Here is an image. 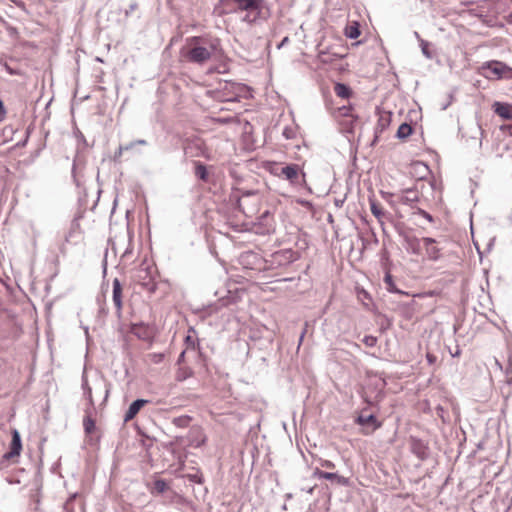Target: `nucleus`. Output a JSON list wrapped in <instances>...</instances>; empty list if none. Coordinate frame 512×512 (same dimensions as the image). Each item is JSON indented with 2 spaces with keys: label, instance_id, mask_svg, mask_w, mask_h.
<instances>
[{
  "label": "nucleus",
  "instance_id": "473e14b6",
  "mask_svg": "<svg viewBox=\"0 0 512 512\" xmlns=\"http://www.w3.org/2000/svg\"><path fill=\"white\" fill-rule=\"evenodd\" d=\"M128 147H124L123 145H120L118 148V151L115 153V159H118L124 151H127Z\"/></svg>",
  "mask_w": 512,
  "mask_h": 512
},
{
  "label": "nucleus",
  "instance_id": "72a5a7b5",
  "mask_svg": "<svg viewBox=\"0 0 512 512\" xmlns=\"http://www.w3.org/2000/svg\"><path fill=\"white\" fill-rule=\"evenodd\" d=\"M419 214L422 215L425 219H427L429 222H432L433 221V218L432 216L427 213L426 211L424 210H419Z\"/></svg>",
  "mask_w": 512,
  "mask_h": 512
},
{
  "label": "nucleus",
  "instance_id": "49530a36",
  "mask_svg": "<svg viewBox=\"0 0 512 512\" xmlns=\"http://www.w3.org/2000/svg\"><path fill=\"white\" fill-rule=\"evenodd\" d=\"M286 498H287V499H291V498H292V494H290V493H289V494H287V495H286Z\"/></svg>",
  "mask_w": 512,
  "mask_h": 512
},
{
  "label": "nucleus",
  "instance_id": "3c124183",
  "mask_svg": "<svg viewBox=\"0 0 512 512\" xmlns=\"http://www.w3.org/2000/svg\"><path fill=\"white\" fill-rule=\"evenodd\" d=\"M303 338H304V333H302V335L300 337V341H302Z\"/></svg>",
  "mask_w": 512,
  "mask_h": 512
},
{
  "label": "nucleus",
  "instance_id": "f3484780",
  "mask_svg": "<svg viewBox=\"0 0 512 512\" xmlns=\"http://www.w3.org/2000/svg\"><path fill=\"white\" fill-rule=\"evenodd\" d=\"M412 133V128L409 124L403 123L399 126L397 130V137L399 139H405Z\"/></svg>",
  "mask_w": 512,
  "mask_h": 512
},
{
  "label": "nucleus",
  "instance_id": "0eeeda50",
  "mask_svg": "<svg viewBox=\"0 0 512 512\" xmlns=\"http://www.w3.org/2000/svg\"><path fill=\"white\" fill-rule=\"evenodd\" d=\"M22 449L21 437L17 430H13L12 432V440L10 443V451L7 452L4 457L6 459H11L15 456H19Z\"/></svg>",
  "mask_w": 512,
  "mask_h": 512
},
{
  "label": "nucleus",
  "instance_id": "c9c22d12",
  "mask_svg": "<svg viewBox=\"0 0 512 512\" xmlns=\"http://www.w3.org/2000/svg\"><path fill=\"white\" fill-rule=\"evenodd\" d=\"M137 8L136 3H132L128 10L125 11V15L128 16L131 12H133Z\"/></svg>",
  "mask_w": 512,
  "mask_h": 512
},
{
  "label": "nucleus",
  "instance_id": "c756f323",
  "mask_svg": "<svg viewBox=\"0 0 512 512\" xmlns=\"http://www.w3.org/2000/svg\"><path fill=\"white\" fill-rule=\"evenodd\" d=\"M151 357V360L154 362V363H160L162 360H163V357L164 355L163 354H157V353H153L150 355Z\"/></svg>",
  "mask_w": 512,
  "mask_h": 512
},
{
  "label": "nucleus",
  "instance_id": "4be33fe9",
  "mask_svg": "<svg viewBox=\"0 0 512 512\" xmlns=\"http://www.w3.org/2000/svg\"><path fill=\"white\" fill-rule=\"evenodd\" d=\"M94 388H95V391L96 392H101L103 395H104V401L107 399L108 397V394H109V390L107 388V385L105 384V382L103 380H98L96 381L95 385H94Z\"/></svg>",
  "mask_w": 512,
  "mask_h": 512
},
{
  "label": "nucleus",
  "instance_id": "423d86ee",
  "mask_svg": "<svg viewBox=\"0 0 512 512\" xmlns=\"http://www.w3.org/2000/svg\"><path fill=\"white\" fill-rule=\"evenodd\" d=\"M313 477L319 478V479H326V480L334 481V482H336L337 484H339L341 486H348L349 485V479L348 478H346L344 476H340L337 473L322 471L319 468H316L313 471Z\"/></svg>",
  "mask_w": 512,
  "mask_h": 512
},
{
  "label": "nucleus",
  "instance_id": "a878e982",
  "mask_svg": "<svg viewBox=\"0 0 512 512\" xmlns=\"http://www.w3.org/2000/svg\"><path fill=\"white\" fill-rule=\"evenodd\" d=\"M363 343L368 347H373L376 345L377 339L374 336L368 335L363 338Z\"/></svg>",
  "mask_w": 512,
  "mask_h": 512
},
{
  "label": "nucleus",
  "instance_id": "393cba45",
  "mask_svg": "<svg viewBox=\"0 0 512 512\" xmlns=\"http://www.w3.org/2000/svg\"><path fill=\"white\" fill-rule=\"evenodd\" d=\"M195 432L198 434V437L195 440H192L191 444L195 447H200L206 442V437L199 429H197Z\"/></svg>",
  "mask_w": 512,
  "mask_h": 512
},
{
  "label": "nucleus",
  "instance_id": "412c9836",
  "mask_svg": "<svg viewBox=\"0 0 512 512\" xmlns=\"http://www.w3.org/2000/svg\"><path fill=\"white\" fill-rule=\"evenodd\" d=\"M384 282L386 283L387 285V290L389 292H393V293H403L402 291L398 290L393 282V279H392V276L387 273L384 277Z\"/></svg>",
  "mask_w": 512,
  "mask_h": 512
},
{
  "label": "nucleus",
  "instance_id": "09e8293b",
  "mask_svg": "<svg viewBox=\"0 0 512 512\" xmlns=\"http://www.w3.org/2000/svg\"><path fill=\"white\" fill-rule=\"evenodd\" d=\"M415 37H417L418 39H420V36H419L418 32H415Z\"/></svg>",
  "mask_w": 512,
  "mask_h": 512
},
{
  "label": "nucleus",
  "instance_id": "a211bd4d",
  "mask_svg": "<svg viewBox=\"0 0 512 512\" xmlns=\"http://www.w3.org/2000/svg\"><path fill=\"white\" fill-rule=\"evenodd\" d=\"M401 200L405 204H412L418 200V194L413 190H407L404 192Z\"/></svg>",
  "mask_w": 512,
  "mask_h": 512
},
{
  "label": "nucleus",
  "instance_id": "bb28decb",
  "mask_svg": "<svg viewBox=\"0 0 512 512\" xmlns=\"http://www.w3.org/2000/svg\"><path fill=\"white\" fill-rule=\"evenodd\" d=\"M196 175L201 178V179H205L206 178V175H207V171H206V168L205 166L203 165H198L196 167Z\"/></svg>",
  "mask_w": 512,
  "mask_h": 512
},
{
  "label": "nucleus",
  "instance_id": "37998d69",
  "mask_svg": "<svg viewBox=\"0 0 512 512\" xmlns=\"http://www.w3.org/2000/svg\"><path fill=\"white\" fill-rule=\"evenodd\" d=\"M416 165H417V166L422 167L425 171H427V170H428L427 166H425V165H423V164L418 163V164H416Z\"/></svg>",
  "mask_w": 512,
  "mask_h": 512
},
{
  "label": "nucleus",
  "instance_id": "20e7f679",
  "mask_svg": "<svg viewBox=\"0 0 512 512\" xmlns=\"http://www.w3.org/2000/svg\"><path fill=\"white\" fill-rule=\"evenodd\" d=\"M82 388L84 390V395L88 400L89 406L85 409V417L83 419L84 430L87 434H91L95 429V421L92 418V410L94 409V399L92 388L89 386L88 381L85 376L82 379Z\"/></svg>",
  "mask_w": 512,
  "mask_h": 512
},
{
  "label": "nucleus",
  "instance_id": "f704fd0d",
  "mask_svg": "<svg viewBox=\"0 0 512 512\" xmlns=\"http://www.w3.org/2000/svg\"><path fill=\"white\" fill-rule=\"evenodd\" d=\"M4 117H5V109H4L3 102L0 100V122L4 119Z\"/></svg>",
  "mask_w": 512,
  "mask_h": 512
},
{
  "label": "nucleus",
  "instance_id": "603ef678",
  "mask_svg": "<svg viewBox=\"0 0 512 512\" xmlns=\"http://www.w3.org/2000/svg\"><path fill=\"white\" fill-rule=\"evenodd\" d=\"M308 492H309V493H313V488H310V489L308 490Z\"/></svg>",
  "mask_w": 512,
  "mask_h": 512
},
{
  "label": "nucleus",
  "instance_id": "ddd939ff",
  "mask_svg": "<svg viewBox=\"0 0 512 512\" xmlns=\"http://www.w3.org/2000/svg\"><path fill=\"white\" fill-rule=\"evenodd\" d=\"M423 243L426 248V252L431 259H437L439 256L438 249L434 246L435 240L429 237L423 238Z\"/></svg>",
  "mask_w": 512,
  "mask_h": 512
},
{
  "label": "nucleus",
  "instance_id": "aec40b11",
  "mask_svg": "<svg viewBox=\"0 0 512 512\" xmlns=\"http://www.w3.org/2000/svg\"><path fill=\"white\" fill-rule=\"evenodd\" d=\"M370 209L372 214L382 223V216L384 215L382 208L375 201H370Z\"/></svg>",
  "mask_w": 512,
  "mask_h": 512
},
{
  "label": "nucleus",
  "instance_id": "6ab92c4d",
  "mask_svg": "<svg viewBox=\"0 0 512 512\" xmlns=\"http://www.w3.org/2000/svg\"><path fill=\"white\" fill-rule=\"evenodd\" d=\"M390 122V113L381 114L378 119L377 130L382 132Z\"/></svg>",
  "mask_w": 512,
  "mask_h": 512
},
{
  "label": "nucleus",
  "instance_id": "f03ea898",
  "mask_svg": "<svg viewBox=\"0 0 512 512\" xmlns=\"http://www.w3.org/2000/svg\"><path fill=\"white\" fill-rule=\"evenodd\" d=\"M222 56L221 42L215 37H191L187 39L184 57L188 62L203 65Z\"/></svg>",
  "mask_w": 512,
  "mask_h": 512
},
{
  "label": "nucleus",
  "instance_id": "c85d7f7f",
  "mask_svg": "<svg viewBox=\"0 0 512 512\" xmlns=\"http://www.w3.org/2000/svg\"><path fill=\"white\" fill-rule=\"evenodd\" d=\"M282 255L285 256L286 259H288V261H294L296 258H295V253L291 250H285L282 252Z\"/></svg>",
  "mask_w": 512,
  "mask_h": 512
},
{
  "label": "nucleus",
  "instance_id": "dca6fc26",
  "mask_svg": "<svg viewBox=\"0 0 512 512\" xmlns=\"http://www.w3.org/2000/svg\"><path fill=\"white\" fill-rule=\"evenodd\" d=\"M193 374V371L191 368L189 367H180L177 372H176V380L179 381V382H182L186 379H188L189 377H191Z\"/></svg>",
  "mask_w": 512,
  "mask_h": 512
},
{
  "label": "nucleus",
  "instance_id": "7ed1b4c3",
  "mask_svg": "<svg viewBox=\"0 0 512 512\" xmlns=\"http://www.w3.org/2000/svg\"><path fill=\"white\" fill-rule=\"evenodd\" d=\"M481 70L486 78L512 79V68L501 61L493 60L486 62L481 66Z\"/></svg>",
  "mask_w": 512,
  "mask_h": 512
},
{
  "label": "nucleus",
  "instance_id": "58836bf2",
  "mask_svg": "<svg viewBox=\"0 0 512 512\" xmlns=\"http://www.w3.org/2000/svg\"><path fill=\"white\" fill-rule=\"evenodd\" d=\"M288 41H289V38H288V37H285V38L281 41V43L279 44L278 48H280V47L284 46Z\"/></svg>",
  "mask_w": 512,
  "mask_h": 512
},
{
  "label": "nucleus",
  "instance_id": "79ce46f5",
  "mask_svg": "<svg viewBox=\"0 0 512 512\" xmlns=\"http://www.w3.org/2000/svg\"><path fill=\"white\" fill-rule=\"evenodd\" d=\"M283 134H284V136H285L286 138H290V136H289V132H288V129H285V130L283 131Z\"/></svg>",
  "mask_w": 512,
  "mask_h": 512
},
{
  "label": "nucleus",
  "instance_id": "7c9ffc66",
  "mask_svg": "<svg viewBox=\"0 0 512 512\" xmlns=\"http://www.w3.org/2000/svg\"><path fill=\"white\" fill-rule=\"evenodd\" d=\"M321 466L325 467V468H328V469L335 468V464L332 461H330V460H322L321 461Z\"/></svg>",
  "mask_w": 512,
  "mask_h": 512
},
{
  "label": "nucleus",
  "instance_id": "2eb2a0df",
  "mask_svg": "<svg viewBox=\"0 0 512 512\" xmlns=\"http://www.w3.org/2000/svg\"><path fill=\"white\" fill-rule=\"evenodd\" d=\"M335 94L341 98H348L351 94L350 88L343 84L337 83L334 87Z\"/></svg>",
  "mask_w": 512,
  "mask_h": 512
},
{
  "label": "nucleus",
  "instance_id": "9b49d317",
  "mask_svg": "<svg viewBox=\"0 0 512 512\" xmlns=\"http://www.w3.org/2000/svg\"><path fill=\"white\" fill-rule=\"evenodd\" d=\"M147 403L148 400L145 399H137L132 402L124 415V422L132 420L137 415L139 410Z\"/></svg>",
  "mask_w": 512,
  "mask_h": 512
},
{
  "label": "nucleus",
  "instance_id": "4468645a",
  "mask_svg": "<svg viewBox=\"0 0 512 512\" xmlns=\"http://www.w3.org/2000/svg\"><path fill=\"white\" fill-rule=\"evenodd\" d=\"M360 35L359 24L357 22H353L352 24L346 26L345 28V36L350 39H356Z\"/></svg>",
  "mask_w": 512,
  "mask_h": 512
},
{
  "label": "nucleus",
  "instance_id": "ea45409f",
  "mask_svg": "<svg viewBox=\"0 0 512 512\" xmlns=\"http://www.w3.org/2000/svg\"><path fill=\"white\" fill-rule=\"evenodd\" d=\"M135 145H136V144H135V141H134V142H131V143H129V144H127V145H123V146H124V147H128V150H129V149H132Z\"/></svg>",
  "mask_w": 512,
  "mask_h": 512
},
{
  "label": "nucleus",
  "instance_id": "8fccbe9b",
  "mask_svg": "<svg viewBox=\"0 0 512 512\" xmlns=\"http://www.w3.org/2000/svg\"><path fill=\"white\" fill-rule=\"evenodd\" d=\"M427 358L430 362H432V358L430 357V355H427Z\"/></svg>",
  "mask_w": 512,
  "mask_h": 512
},
{
  "label": "nucleus",
  "instance_id": "9d476101",
  "mask_svg": "<svg viewBox=\"0 0 512 512\" xmlns=\"http://www.w3.org/2000/svg\"><path fill=\"white\" fill-rule=\"evenodd\" d=\"M356 421L359 425L363 427L371 426V429L365 432L366 434L373 432L374 430L381 426V423L377 420V418L374 415H359Z\"/></svg>",
  "mask_w": 512,
  "mask_h": 512
},
{
  "label": "nucleus",
  "instance_id": "a18cd8bd",
  "mask_svg": "<svg viewBox=\"0 0 512 512\" xmlns=\"http://www.w3.org/2000/svg\"><path fill=\"white\" fill-rule=\"evenodd\" d=\"M322 55H324V53H321V60H322L323 62H327V60H326L325 58H323V57H322Z\"/></svg>",
  "mask_w": 512,
  "mask_h": 512
},
{
  "label": "nucleus",
  "instance_id": "de8ad7c7",
  "mask_svg": "<svg viewBox=\"0 0 512 512\" xmlns=\"http://www.w3.org/2000/svg\"><path fill=\"white\" fill-rule=\"evenodd\" d=\"M509 133H510V135L512 136V125H511V126H509Z\"/></svg>",
  "mask_w": 512,
  "mask_h": 512
},
{
  "label": "nucleus",
  "instance_id": "c03bdc74",
  "mask_svg": "<svg viewBox=\"0 0 512 512\" xmlns=\"http://www.w3.org/2000/svg\"><path fill=\"white\" fill-rule=\"evenodd\" d=\"M508 21L512 24V12L508 16Z\"/></svg>",
  "mask_w": 512,
  "mask_h": 512
},
{
  "label": "nucleus",
  "instance_id": "4c0bfd02",
  "mask_svg": "<svg viewBox=\"0 0 512 512\" xmlns=\"http://www.w3.org/2000/svg\"><path fill=\"white\" fill-rule=\"evenodd\" d=\"M349 110H350V109H349V108H347V107H345V106H344L343 108H341L342 115H344V116H348V115H349V113H348V112H349Z\"/></svg>",
  "mask_w": 512,
  "mask_h": 512
},
{
  "label": "nucleus",
  "instance_id": "39448f33",
  "mask_svg": "<svg viewBox=\"0 0 512 512\" xmlns=\"http://www.w3.org/2000/svg\"><path fill=\"white\" fill-rule=\"evenodd\" d=\"M299 175L300 167L297 164L283 166L281 170L277 172V177L288 180L291 184L298 182Z\"/></svg>",
  "mask_w": 512,
  "mask_h": 512
},
{
  "label": "nucleus",
  "instance_id": "e433bc0d",
  "mask_svg": "<svg viewBox=\"0 0 512 512\" xmlns=\"http://www.w3.org/2000/svg\"><path fill=\"white\" fill-rule=\"evenodd\" d=\"M184 357H185V351L181 352V354L178 357L177 363L178 364L182 363L184 361Z\"/></svg>",
  "mask_w": 512,
  "mask_h": 512
},
{
  "label": "nucleus",
  "instance_id": "f8f14e48",
  "mask_svg": "<svg viewBox=\"0 0 512 512\" xmlns=\"http://www.w3.org/2000/svg\"><path fill=\"white\" fill-rule=\"evenodd\" d=\"M113 302L118 310L122 309V288L118 279L113 281Z\"/></svg>",
  "mask_w": 512,
  "mask_h": 512
},
{
  "label": "nucleus",
  "instance_id": "b1692460",
  "mask_svg": "<svg viewBox=\"0 0 512 512\" xmlns=\"http://www.w3.org/2000/svg\"><path fill=\"white\" fill-rule=\"evenodd\" d=\"M420 46H421V51H422L423 55L427 59H431L433 56H432V53L429 50V43L427 41L423 40V39H420Z\"/></svg>",
  "mask_w": 512,
  "mask_h": 512
},
{
  "label": "nucleus",
  "instance_id": "f257e3e1",
  "mask_svg": "<svg viewBox=\"0 0 512 512\" xmlns=\"http://www.w3.org/2000/svg\"><path fill=\"white\" fill-rule=\"evenodd\" d=\"M265 6L264 0H220L214 11L218 16L230 15V21L251 27L261 19H265L263 16Z\"/></svg>",
  "mask_w": 512,
  "mask_h": 512
},
{
  "label": "nucleus",
  "instance_id": "a19ab883",
  "mask_svg": "<svg viewBox=\"0 0 512 512\" xmlns=\"http://www.w3.org/2000/svg\"><path fill=\"white\" fill-rule=\"evenodd\" d=\"M135 144L145 145L146 141L145 140H137V141H135Z\"/></svg>",
  "mask_w": 512,
  "mask_h": 512
},
{
  "label": "nucleus",
  "instance_id": "cd10ccee",
  "mask_svg": "<svg viewBox=\"0 0 512 512\" xmlns=\"http://www.w3.org/2000/svg\"><path fill=\"white\" fill-rule=\"evenodd\" d=\"M283 166L278 163H271L269 167V171L277 177V172L281 170Z\"/></svg>",
  "mask_w": 512,
  "mask_h": 512
},
{
  "label": "nucleus",
  "instance_id": "5701e85b",
  "mask_svg": "<svg viewBox=\"0 0 512 512\" xmlns=\"http://www.w3.org/2000/svg\"><path fill=\"white\" fill-rule=\"evenodd\" d=\"M167 488V483L162 479H157L154 482L153 491H156L159 494L164 493L167 490Z\"/></svg>",
  "mask_w": 512,
  "mask_h": 512
},
{
  "label": "nucleus",
  "instance_id": "1a4fd4ad",
  "mask_svg": "<svg viewBox=\"0 0 512 512\" xmlns=\"http://www.w3.org/2000/svg\"><path fill=\"white\" fill-rule=\"evenodd\" d=\"M494 112L504 120H512V105L509 103L495 102Z\"/></svg>",
  "mask_w": 512,
  "mask_h": 512
},
{
  "label": "nucleus",
  "instance_id": "6e6552de",
  "mask_svg": "<svg viewBox=\"0 0 512 512\" xmlns=\"http://www.w3.org/2000/svg\"><path fill=\"white\" fill-rule=\"evenodd\" d=\"M131 333L145 341H149L153 337L152 329L143 323L133 324L131 327Z\"/></svg>",
  "mask_w": 512,
  "mask_h": 512
},
{
  "label": "nucleus",
  "instance_id": "2f4dec72",
  "mask_svg": "<svg viewBox=\"0 0 512 512\" xmlns=\"http://www.w3.org/2000/svg\"><path fill=\"white\" fill-rule=\"evenodd\" d=\"M4 69L7 71L10 75H16L18 72L14 70L12 67H10L7 63L3 64Z\"/></svg>",
  "mask_w": 512,
  "mask_h": 512
}]
</instances>
